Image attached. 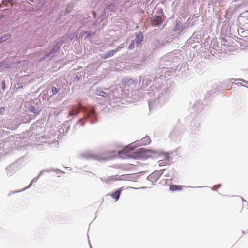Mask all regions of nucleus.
Wrapping results in <instances>:
<instances>
[{
	"label": "nucleus",
	"mask_w": 248,
	"mask_h": 248,
	"mask_svg": "<svg viewBox=\"0 0 248 248\" xmlns=\"http://www.w3.org/2000/svg\"><path fill=\"white\" fill-rule=\"evenodd\" d=\"M10 2V1H7V0H3V2Z\"/></svg>",
	"instance_id": "dca6fc26"
},
{
	"label": "nucleus",
	"mask_w": 248,
	"mask_h": 248,
	"mask_svg": "<svg viewBox=\"0 0 248 248\" xmlns=\"http://www.w3.org/2000/svg\"><path fill=\"white\" fill-rule=\"evenodd\" d=\"M121 192V190L119 189L113 193L111 196L114 199H115L116 200H118L119 198L120 194Z\"/></svg>",
	"instance_id": "1a4fd4ad"
},
{
	"label": "nucleus",
	"mask_w": 248,
	"mask_h": 248,
	"mask_svg": "<svg viewBox=\"0 0 248 248\" xmlns=\"http://www.w3.org/2000/svg\"><path fill=\"white\" fill-rule=\"evenodd\" d=\"M90 116L93 115L94 113V110L93 108H92L90 110Z\"/></svg>",
	"instance_id": "2eb2a0df"
},
{
	"label": "nucleus",
	"mask_w": 248,
	"mask_h": 248,
	"mask_svg": "<svg viewBox=\"0 0 248 248\" xmlns=\"http://www.w3.org/2000/svg\"><path fill=\"white\" fill-rule=\"evenodd\" d=\"M183 187L182 186L170 185L169 189L172 191L181 190Z\"/></svg>",
	"instance_id": "6e6552de"
},
{
	"label": "nucleus",
	"mask_w": 248,
	"mask_h": 248,
	"mask_svg": "<svg viewBox=\"0 0 248 248\" xmlns=\"http://www.w3.org/2000/svg\"><path fill=\"white\" fill-rule=\"evenodd\" d=\"M52 92L53 93V94H56L58 93V90L56 87H53L52 88Z\"/></svg>",
	"instance_id": "9b49d317"
},
{
	"label": "nucleus",
	"mask_w": 248,
	"mask_h": 248,
	"mask_svg": "<svg viewBox=\"0 0 248 248\" xmlns=\"http://www.w3.org/2000/svg\"><path fill=\"white\" fill-rule=\"evenodd\" d=\"M70 108L71 111L69 112V117L77 116L80 111V108L79 107L75 108L72 106H71L70 107Z\"/></svg>",
	"instance_id": "39448f33"
},
{
	"label": "nucleus",
	"mask_w": 248,
	"mask_h": 248,
	"mask_svg": "<svg viewBox=\"0 0 248 248\" xmlns=\"http://www.w3.org/2000/svg\"><path fill=\"white\" fill-rule=\"evenodd\" d=\"M160 157L163 158V159L166 160V161H168V162H170V155L169 153H163L161 154Z\"/></svg>",
	"instance_id": "0eeeda50"
},
{
	"label": "nucleus",
	"mask_w": 248,
	"mask_h": 248,
	"mask_svg": "<svg viewBox=\"0 0 248 248\" xmlns=\"http://www.w3.org/2000/svg\"><path fill=\"white\" fill-rule=\"evenodd\" d=\"M234 0V1H238V0Z\"/></svg>",
	"instance_id": "a211bd4d"
},
{
	"label": "nucleus",
	"mask_w": 248,
	"mask_h": 248,
	"mask_svg": "<svg viewBox=\"0 0 248 248\" xmlns=\"http://www.w3.org/2000/svg\"><path fill=\"white\" fill-rule=\"evenodd\" d=\"M82 33H83V35H84V34H85V32H82V33H81V34H82Z\"/></svg>",
	"instance_id": "6ab92c4d"
},
{
	"label": "nucleus",
	"mask_w": 248,
	"mask_h": 248,
	"mask_svg": "<svg viewBox=\"0 0 248 248\" xmlns=\"http://www.w3.org/2000/svg\"><path fill=\"white\" fill-rule=\"evenodd\" d=\"M134 41H132V42H131V43L130 44L129 46V49H132L133 48L134 46Z\"/></svg>",
	"instance_id": "ddd939ff"
},
{
	"label": "nucleus",
	"mask_w": 248,
	"mask_h": 248,
	"mask_svg": "<svg viewBox=\"0 0 248 248\" xmlns=\"http://www.w3.org/2000/svg\"><path fill=\"white\" fill-rule=\"evenodd\" d=\"M143 152V149L140 148L134 151V149L131 148L130 146L125 147L123 150L118 152V155L122 159H126L128 158H137L142 155V153Z\"/></svg>",
	"instance_id": "f257e3e1"
},
{
	"label": "nucleus",
	"mask_w": 248,
	"mask_h": 248,
	"mask_svg": "<svg viewBox=\"0 0 248 248\" xmlns=\"http://www.w3.org/2000/svg\"><path fill=\"white\" fill-rule=\"evenodd\" d=\"M7 39V38H6L5 37H1L0 38V43L2 42H4L5 41V40H6Z\"/></svg>",
	"instance_id": "4468645a"
},
{
	"label": "nucleus",
	"mask_w": 248,
	"mask_h": 248,
	"mask_svg": "<svg viewBox=\"0 0 248 248\" xmlns=\"http://www.w3.org/2000/svg\"><path fill=\"white\" fill-rule=\"evenodd\" d=\"M158 164L160 166H163L169 165L170 162H168V161H166V160L162 159V160H159L158 161Z\"/></svg>",
	"instance_id": "9d476101"
},
{
	"label": "nucleus",
	"mask_w": 248,
	"mask_h": 248,
	"mask_svg": "<svg viewBox=\"0 0 248 248\" xmlns=\"http://www.w3.org/2000/svg\"><path fill=\"white\" fill-rule=\"evenodd\" d=\"M3 85H5V82L4 81L3 82Z\"/></svg>",
	"instance_id": "f3484780"
},
{
	"label": "nucleus",
	"mask_w": 248,
	"mask_h": 248,
	"mask_svg": "<svg viewBox=\"0 0 248 248\" xmlns=\"http://www.w3.org/2000/svg\"><path fill=\"white\" fill-rule=\"evenodd\" d=\"M164 16L163 13H161L160 15H155L153 18V24L155 26H158L161 24L164 20Z\"/></svg>",
	"instance_id": "f03ea898"
},
{
	"label": "nucleus",
	"mask_w": 248,
	"mask_h": 248,
	"mask_svg": "<svg viewBox=\"0 0 248 248\" xmlns=\"http://www.w3.org/2000/svg\"><path fill=\"white\" fill-rule=\"evenodd\" d=\"M143 40V35L140 33L136 36L135 42L137 45H139Z\"/></svg>",
	"instance_id": "423d86ee"
},
{
	"label": "nucleus",
	"mask_w": 248,
	"mask_h": 248,
	"mask_svg": "<svg viewBox=\"0 0 248 248\" xmlns=\"http://www.w3.org/2000/svg\"><path fill=\"white\" fill-rule=\"evenodd\" d=\"M160 177L159 173L158 171H154L148 176V179L152 182H155Z\"/></svg>",
	"instance_id": "20e7f679"
},
{
	"label": "nucleus",
	"mask_w": 248,
	"mask_h": 248,
	"mask_svg": "<svg viewBox=\"0 0 248 248\" xmlns=\"http://www.w3.org/2000/svg\"><path fill=\"white\" fill-rule=\"evenodd\" d=\"M29 110L31 112L35 113L36 111V108L35 107H34L33 106H31Z\"/></svg>",
	"instance_id": "f8f14e48"
},
{
	"label": "nucleus",
	"mask_w": 248,
	"mask_h": 248,
	"mask_svg": "<svg viewBox=\"0 0 248 248\" xmlns=\"http://www.w3.org/2000/svg\"><path fill=\"white\" fill-rule=\"evenodd\" d=\"M124 45H123L121 46H118L116 49L115 50H112L110 51H109L107 53H106L104 55L102 56L101 57L103 59H107L108 58L111 56H113L117 51H119V49L120 48H122L123 47Z\"/></svg>",
	"instance_id": "7ed1b4c3"
}]
</instances>
